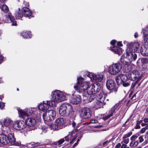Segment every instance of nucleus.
Returning <instances> with one entry per match:
<instances>
[{
    "mask_svg": "<svg viewBox=\"0 0 148 148\" xmlns=\"http://www.w3.org/2000/svg\"><path fill=\"white\" fill-rule=\"evenodd\" d=\"M52 100H51L50 105L55 107L56 104L67 100L66 94L64 92L58 90L53 91L52 92Z\"/></svg>",
    "mask_w": 148,
    "mask_h": 148,
    "instance_id": "obj_1",
    "label": "nucleus"
},
{
    "mask_svg": "<svg viewBox=\"0 0 148 148\" xmlns=\"http://www.w3.org/2000/svg\"><path fill=\"white\" fill-rule=\"evenodd\" d=\"M0 142L3 145H17L13 134H10L8 136L4 134H0Z\"/></svg>",
    "mask_w": 148,
    "mask_h": 148,
    "instance_id": "obj_2",
    "label": "nucleus"
},
{
    "mask_svg": "<svg viewBox=\"0 0 148 148\" xmlns=\"http://www.w3.org/2000/svg\"><path fill=\"white\" fill-rule=\"evenodd\" d=\"M72 127L74 128L73 131L71 132H69L68 136L64 138L65 140L66 141H68L69 139L71 140L70 143H72L73 141L77 137V134L79 130V125L78 124H77L75 122L72 123Z\"/></svg>",
    "mask_w": 148,
    "mask_h": 148,
    "instance_id": "obj_3",
    "label": "nucleus"
},
{
    "mask_svg": "<svg viewBox=\"0 0 148 148\" xmlns=\"http://www.w3.org/2000/svg\"><path fill=\"white\" fill-rule=\"evenodd\" d=\"M77 84L74 86V88L79 93L85 91L90 84L88 82L83 81V78L79 77L77 78Z\"/></svg>",
    "mask_w": 148,
    "mask_h": 148,
    "instance_id": "obj_4",
    "label": "nucleus"
},
{
    "mask_svg": "<svg viewBox=\"0 0 148 148\" xmlns=\"http://www.w3.org/2000/svg\"><path fill=\"white\" fill-rule=\"evenodd\" d=\"M72 110V107L71 105L68 103H64L60 107L59 112L61 116H64L69 115Z\"/></svg>",
    "mask_w": 148,
    "mask_h": 148,
    "instance_id": "obj_5",
    "label": "nucleus"
},
{
    "mask_svg": "<svg viewBox=\"0 0 148 148\" xmlns=\"http://www.w3.org/2000/svg\"><path fill=\"white\" fill-rule=\"evenodd\" d=\"M22 14L20 12V10L19 8L15 13V16L17 19H20L22 18L23 14L30 18L32 17V12L27 7H23L22 10Z\"/></svg>",
    "mask_w": 148,
    "mask_h": 148,
    "instance_id": "obj_6",
    "label": "nucleus"
},
{
    "mask_svg": "<svg viewBox=\"0 0 148 148\" xmlns=\"http://www.w3.org/2000/svg\"><path fill=\"white\" fill-rule=\"evenodd\" d=\"M121 69V64L119 63H116L110 65L108 67V72L111 75H115L118 73Z\"/></svg>",
    "mask_w": 148,
    "mask_h": 148,
    "instance_id": "obj_7",
    "label": "nucleus"
},
{
    "mask_svg": "<svg viewBox=\"0 0 148 148\" xmlns=\"http://www.w3.org/2000/svg\"><path fill=\"white\" fill-rule=\"evenodd\" d=\"M87 76L89 77L91 80L95 82H100L103 79L104 75L102 73H97L95 74L91 73H88Z\"/></svg>",
    "mask_w": 148,
    "mask_h": 148,
    "instance_id": "obj_8",
    "label": "nucleus"
},
{
    "mask_svg": "<svg viewBox=\"0 0 148 148\" xmlns=\"http://www.w3.org/2000/svg\"><path fill=\"white\" fill-rule=\"evenodd\" d=\"M100 85L99 84H93L89 86L87 88L86 92L88 94L91 95L95 92H98L100 89Z\"/></svg>",
    "mask_w": 148,
    "mask_h": 148,
    "instance_id": "obj_9",
    "label": "nucleus"
},
{
    "mask_svg": "<svg viewBox=\"0 0 148 148\" xmlns=\"http://www.w3.org/2000/svg\"><path fill=\"white\" fill-rule=\"evenodd\" d=\"M65 121L62 118H58L55 121V124L51 125L50 127L53 130H58L63 128Z\"/></svg>",
    "mask_w": 148,
    "mask_h": 148,
    "instance_id": "obj_10",
    "label": "nucleus"
},
{
    "mask_svg": "<svg viewBox=\"0 0 148 148\" xmlns=\"http://www.w3.org/2000/svg\"><path fill=\"white\" fill-rule=\"evenodd\" d=\"M126 60H127V62L128 63L134 61L137 57V55L135 53L130 50L128 51L127 49H126Z\"/></svg>",
    "mask_w": 148,
    "mask_h": 148,
    "instance_id": "obj_11",
    "label": "nucleus"
},
{
    "mask_svg": "<svg viewBox=\"0 0 148 148\" xmlns=\"http://www.w3.org/2000/svg\"><path fill=\"white\" fill-rule=\"evenodd\" d=\"M91 113L90 109L87 108L82 109L80 114V117L84 119H87L91 116Z\"/></svg>",
    "mask_w": 148,
    "mask_h": 148,
    "instance_id": "obj_12",
    "label": "nucleus"
},
{
    "mask_svg": "<svg viewBox=\"0 0 148 148\" xmlns=\"http://www.w3.org/2000/svg\"><path fill=\"white\" fill-rule=\"evenodd\" d=\"M26 126L25 122L22 120L16 121L13 124V128L16 130H21L24 129Z\"/></svg>",
    "mask_w": 148,
    "mask_h": 148,
    "instance_id": "obj_13",
    "label": "nucleus"
},
{
    "mask_svg": "<svg viewBox=\"0 0 148 148\" xmlns=\"http://www.w3.org/2000/svg\"><path fill=\"white\" fill-rule=\"evenodd\" d=\"M51 101H43L42 103H41L38 106V108L40 110L43 111H45L49 108V106L55 107L54 106H51L50 105V102Z\"/></svg>",
    "mask_w": 148,
    "mask_h": 148,
    "instance_id": "obj_14",
    "label": "nucleus"
},
{
    "mask_svg": "<svg viewBox=\"0 0 148 148\" xmlns=\"http://www.w3.org/2000/svg\"><path fill=\"white\" fill-rule=\"evenodd\" d=\"M81 101L80 96L76 93L72 94V95L70 99V103L73 104H77Z\"/></svg>",
    "mask_w": 148,
    "mask_h": 148,
    "instance_id": "obj_15",
    "label": "nucleus"
},
{
    "mask_svg": "<svg viewBox=\"0 0 148 148\" xmlns=\"http://www.w3.org/2000/svg\"><path fill=\"white\" fill-rule=\"evenodd\" d=\"M116 84L114 80L112 79L108 80L106 83L107 88L110 90H113L116 92L117 88L115 87Z\"/></svg>",
    "mask_w": 148,
    "mask_h": 148,
    "instance_id": "obj_16",
    "label": "nucleus"
},
{
    "mask_svg": "<svg viewBox=\"0 0 148 148\" xmlns=\"http://www.w3.org/2000/svg\"><path fill=\"white\" fill-rule=\"evenodd\" d=\"M140 47V44L138 42L130 43L127 45V49L128 51L130 50L135 52L137 51Z\"/></svg>",
    "mask_w": 148,
    "mask_h": 148,
    "instance_id": "obj_17",
    "label": "nucleus"
},
{
    "mask_svg": "<svg viewBox=\"0 0 148 148\" xmlns=\"http://www.w3.org/2000/svg\"><path fill=\"white\" fill-rule=\"evenodd\" d=\"M119 109V104H116L109 111V114L103 118L104 120L105 121L112 116L113 114L115 113Z\"/></svg>",
    "mask_w": 148,
    "mask_h": 148,
    "instance_id": "obj_18",
    "label": "nucleus"
},
{
    "mask_svg": "<svg viewBox=\"0 0 148 148\" xmlns=\"http://www.w3.org/2000/svg\"><path fill=\"white\" fill-rule=\"evenodd\" d=\"M145 45L142 46L140 50L141 54L144 56H148V43L147 42H145Z\"/></svg>",
    "mask_w": 148,
    "mask_h": 148,
    "instance_id": "obj_19",
    "label": "nucleus"
},
{
    "mask_svg": "<svg viewBox=\"0 0 148 148\" xmlns=\"http://www.w3.org/2000/svg\"><path fill=\"white\" fill-rule=\"evenodd\" d=\"M106 96V95L104 94L102 91L100 92L98 96H97L98 101H99L101 103H103V104H106V101H105Z\"/></svg>",
    "mask_w": 148,
    "mask_h": 148,
    "instance_id": "obj_20",
    "label": "nucleus"
},
{
    "mask_svg": "<svg viewBox=\"0 0 148 148\" xmlns=\"http://www.w3.org/2000/svg\"><path fill=\"white\" fill-rule=\"evenodd\" d=\"M26 125L32 127L34 126L36 123V120L33 118L27 119L25 122Z\"/></svg>",
    "mask_w": 148,
    "mask_h": 148,
    "instance_id": "obj_21",
    "label": "nucleus"
},
{
    "mask_svg": "<svg viewBox=\"0 0 148 148\" xmlns=\"http://www.w3.org/2000/svg\"><path fill=\"white\" fill-rule=\"evenodd\" d=\"M143 36V38L145 42H148V26L143 29L142 32Z\"/></svg>",
    "mask_w": 148,
    "mask_h": 148,
    "instance_id": "obj_22",
    "label": "nucleus"
},
{
    "mask_svg": "<svg viewBox=\"0 0 148 148\" xmlns=\"http://www.w3.org/2000/svg\"><path fill=\"white\" fill-rule=\"evenodd\" d=\"M19 116L22 119H23L25 116H28V114L27 111V110H23L21 109H18Z\"/></svg>",
    "mask_w": 148,
    "mask_h": 148,
    "instance_id": "obj_23",
    "label": "nucleus"
},
{
    "mask_svg": "<svg viewBox=\"0 0 148 148\" xmlns=\"http://www.w3.org/2000/svg\"><path fill=\"white\" fill-rule=\"evenodd\" d=\"M5 17L7 19H9L12 23V25L16 26L17 25L15 21L14 17L12 16L11 13L8 14L5 16Z\"/></svg>",
    "mask_w": 148,
    "mask_h": 148,
    "instance_id": "obj_24",
    "label": "nucleus"
},
{
    "mask_svg": "<svg viewBox=\"0 0 148 148\" xmlns=\"http://www.w3.org/2000/svg\"><path fill=\"white\" fill-rule=\"evenodd\" d=\"M132 72L134 75V77H135V79H138V80L134 84H132V87H134L138 82V79L140 78V75L139 72L137 70L133 71Z\"/></svg>",
    "mask_w": 148,
    "mask_h": 148,
    "instance_id": "obj_25",
    "label": "nucleus"
},
{
    "mask_svg": "<svg viewBox=\"0 0 148 148\" xmlns=\"http://www.w3.org/2000/svg\"><path fill=\"white\" fill-rule=\"evenodd\" d=\"M12 120L9 118L7 117L4 118L2 121V122L0 121L1 124L3 123V125L5 127H8L10 124Z\"/></svg>",
    "mask_w": 148,
    "mask_h": 148,
    "instance_id": "obj_26",
    "label": "nucleus"
},
{
    "mask_svg": "<svg viewBox=\"0 0 148 148\" xmlns=\"http://www.w3.org/2000/svg\"><path fill=\"white\" fill-rule=\"evenodd\" d=\"M110 50L114 53L120 54L122 53V50L121 48L118 47H113L110 48Z\"/></svg>",
    "mask_w": 148,
    "mask_h": 148,
    "instance_id": "obj_27",
    "label": "nucleus"
},
{
    "mask_svg": "<svg viewBox=\"0 0 148 148\" xmlns=\"http://www.w3.org/2000/svg\"><path fill=\"white\" fill-rule=\"evenodd\" d=\"M21 35L24 38H29L31 37L32 34L30 31H24L21 33Z\"/></svg>",
    "mask_w": 148,
    "mask_h": 148,
    "instance_id": "obj_28",
    "label": "nucleus"
},
{
    "mask_svg": "<svg viewBox=\"0 0 148 148\" xmlns=\"http://www.w3.org/2000/svg\"><path fill=\"white\" fill-rule=\"evenodd\" d=\"M47 112L48 113V116H49L52 120H53L56 115V111L53 110H50L47 111Z\"/></svg>",
    "mask_w": 148,
    "mask_h": 148,
    "instance_id": "obj_29",
    "label": "nucleus"
},
{
    "mask_svg": "<svg viewBox=\"0 0 148 148\" xmlns=\"http://www.w3.org/2000/svg\"><path fill=\"white\" fill-rule=\"evenodd\" d=\"M48 113L47 111L45 112L42 115V117L45 121L48 122L51 121V119L49 116H48Z\"/></svg>",
    "mask_w": 148,
    "mask_h": 148,
    "instance_id": "obj_30",
    "label": "nucleus"
},
{
    "mask_svg": "<svg viewBox=\"0 0 148 148\" xmlns=\"http://www.w3.org/2000/svg\"><path fill=\"white\" fill-rule=\"evenodd\" d=\"M36 110V109L35 108H31L27 110V111L28 114V115H31L33 114H35Z\"/></svg>",
    "mask_w": 148,
    "mask_h": 148,
    "instance_id": "obj_31",
    "label": "nucleus"
},
{
    "mask_svg": "<svg viewBox=\"0 0 148 148\" xmlns=\"http://www.w3.org/2000/svg\"><path fill=\"white\" fill-rule=\"evenodd\" d=\"M121 62L124 64H127L128 62H127V60H126V57L125 58L124 55L122 56L121 58Z\"/></svg>",
    "mask_w": 148,
    "mask_h": 148,
    "instance_id": "obj_32",
    "label": "nucleus"
},
{
    "mask_svg": "<svg viewBox=\"0 0 148 148\" xmlns=\"http://www.w3.org/2000/svg\"><path fill=\"white\" fill-rule=\"evenodd\" d=\"M138 144V141H132L130 143V147H134L137 146Z\"/></svg>",
    "mask_w": 148,
    "mask_h": 148,
    "instance_id": "obj_33",
    "label": "nucleus"
},
{
    "mask_svg": "<svg viewBox=\"0 0 148 148\" xmlns=\"http://www.w3.org/2000/svg\"><path fill=\"white\" fill-rule=\"evenodd\" d=\"M121 78L120 75H119L116 78V81L117 84L119 85L122 83Z\"/></svg>",
    "mask_w": 148,
    "mask_h": 148,
    "instance_id": "obj_34",
    "label": "nucleus"
},
{
    "mask_svg": "<svg viewBox=\"0 0 148 148\" xmlns=\"http://www.w3.org/2000/svg\"><path fill=\"white\" fill-rule=\"evenodd\" d=\"M120 76L121 77V79L122 82V83L123 84L126 81L127 79V77L124 74L120 75Z\"/></svg>",
    "mask_w": 148,
    "mask_h": 148,
    "instance_id": "obj_35",
    "label": "nucleus"
},
{
    "mask_svg": "<svg viewBox=\"0 0 148 148\" xmlns=\"http://www.w3.org/2000/svg\"><path fill=\"white\" fill-rule=\"evenodd\" d=\"M1 9L3 11L5 12H7L9 11L8 7L5 5H3L1 7Z\"/></svg>",
    "mask_w": 148,
    "mask_h": 148,
    "instance_id": "obj_36",
    "label": "nucleus"
},
{
    "mask_svg": "<svg viewBox=\"0 0 148 148\" xmlns=\"http://www.w3.org/2000/svg\"><path fill=\"white\" fill-rule=\"evenodd\" d=\"M104 104L103 103H101L99 101H98L95 105V106L98 108H100L103 107V106Z\"/></svg>",
    "mask_w": 148,
    "mask_h": 148,
    "instance_id": "obj_37",
    "label": "nucleus"
},
{
    "mask_svg": "<svg viewBox=\"0 0 148 148\" xmlns=\"http://www.w3.org/2000/svg\"><path fill=\"white\" fill-rule=\"evenodd\" d=\"M128 77L132 80L135 79V77H134V75L132 72L129 73L128 75Z\"/></svg>",
    "mask_w": 148,
    "mask_h": 148,
    "instance_id": "obj_38",
    "label": "nucleus"
},
{
    "mask_svg": "<svg viewBox=\"0 0 148 148\" xmlns=\"http://www.w3.org/2000/svg\"><path fill=\"white\" fill-rule=\"evenodd\" d=\"M132 134V132H130L129 133H128L127 134H125L123 137V139H125L128 137H130L131 135Z\"/></svg>",
    "mask_w": 148,
    "mask_h": 148,
    "instance_id": "obj_39",
    "label": "nucleus"
},
{
    "mask_svg": "<svg viewBox=\"0 0 148 148\" xmlns=\"http://www.w3.org/2000/svg\"><path fill=\"white\" fill-rule=\"evenodd\" d=\"M130 85V81L125 82L123 83V85L124 87H127L129 86Z\"/></svg>",
    "mask_w": 148,
    "mask_h": 148,
    "instance_id": "obj_40",
    "label": "nucleus"
},
{
    "mask_svg": "<svg viewBox=\"0 0 148 148\" xmlns=\"http://www.w3.org/2000/svg\"><path fill=\"white\" fill-rule=\"evenodd\" d=\"M141 61L142 63L143 64H146L148 63V59L143 58L141 60Z\"/></svg>",
    "mask_w": 148,
    "mask_h": 148,
    "instance_id": "obj_41",
    "label": "nucleus"
},
{
    "mask_svg": "<svg viewBox=\"0 0 148 148\" xmlns=\"http://www.w3.org/2000/svg\"><path fill=\"white\" fill-rule=\"evenodd\" d=\"M95 95L94 94H92L91 95L90 97L89 100L90 101H91L92 100H93L95 97Z\"/></svg>",
    "mask_w": 148,
    "mask_h": 148,
    "instance_id": "obj_42",
    "label": "nucleus"
},
{
    "mask_svg": "<svg viewBox=\"0 0 148 148\" xmlns=\"http://www.w3.org/2000/svg\"><path fill=\"white\" fill-rule=\"evenodd\" d=\"M137 137L138 136L136 135H134L131 137L130 138V140L132 141H134Z\"/></svg>",
    "mask_w": 148,
    "mask_h": 148,
    "instance_id": "obj_43",
    "label": "nucleus"
},
{
    "mask_svg": "<svg viewBox=\"0 0 148 148\" xmlns=\"http://www.w3.org/2000/svg\"><path fill=\"white\" fill-rule=\"evenodd\" d=\"M5 103L3 102H0V108L1 109H2L5 106Z\"/></svg>",
    "mask_w": 148,
    "mask_h": 148,
    "instance_id": "obj_44",
    "label": "nucleus"
},
{
    "mask_svg": "<svg viewBox=\"0 0 148 148\" xmlns=\"http://www.w3.org/2000/svg\"><path fill=\"white\" fill-rule=\"evenodd\" d=\"M64 141V139H62L58 141V142L56 143V144H58V145H60L62 144Z\"/></svg>",
    "mask_w": 148,
    "mask_h": 148,
    "instance_id": "obj_45",
    "label": "nucleus"
},
{
    "mask_svg": "<svg viewBox=\"0 0 148 148\" xmlns=\"http://www.w3.org/2000/svg\"><path fill=\"white\" fill-rule=\"evenodd\" d=\"M42 132L46 133L47 131V128L45 127H43L42 128Z\"/></svg>",
    "mask_w": 148,
    "mask_h": 148,
    "instance_id": "obj_46",
    "label": "nucleus"
},
{
    "mask_svg": "<svg viewBox=\"0 0 148 148\" xmlns=\"http://www.w3.org/2000/svg\"><path fill=\"white\" fill-rule=\"evenodd\" d=\"M123 142L125 144H127L129 141V139L128 138H127V139H123Z\"/></svg>",
    "mask_w": 148,
    "mask_h": 148,
    "instance_id": "obj_47",
    "label": "nucleus"
},
{
    "mask_svg": "<svg viewBox=\"0 0 148 148\" xmlns=\"http://www.w3.org/2000/svg\"><path fill=\"white\" fill-rule=\"evenodd\" d=\"M146 130V129L145 128V127L143 128L141 130L140 133L143 134L145 132Z\"/></svg>",
    "mask_w": 148,
    "mask_h": 148,
    "instance_id": "obj_48",
    "label": "nucleus"
},
{
    "mask_svg": "<svg viewBox=\"0 0 148 148\" xmlns=\"http://www.w3.org/2000/svg\"><path fill=\"white\" fill-rule=\"evenodd\" d=\"M139 141L140 143H141L143 142L144 140V139L143 138V137L142 136H140L139 137Z\"/></svg>",
    "mask_w": 148,
    "mask_h": 148,
    "instance_id": "obj_49",
    "label": "nucleus"
},
{
    "mask_svg": "<svg viewBox=\"0 0 148 148\" xmlns=\"http://www.w3.org/2000/svg\"><path fill=\"white\" fill-rule=\"evenodd\" d=\"M98 122V121L94 119L90 121L91 123H97Z\"/></svg>",
    "mask_w": 148,
    "mask_h": 148,
    "instance_id": "obj_50",
    "label": "nucleus"
},
{
    "mask_svg": "<svg viewBox=\"0 0 148 148\" xmlns=\"http://www.w3.org/2000/svg\"><path fill=\"white\" fill-rule=\"evenodd\" d=\"M127 69H128L127 72L130 71L132 70L131 65H129L127 67Z\"/></svg>",
    "mask_w": 148,
    "mask_h": 148,
    "instance_id": "obj_51",
    "label": "nucleus"
},
{
    "mask_svg": "<svg viewBox=\"0 0 148 148\" xmlns=\"http://www.w3.org/2000/svg\"><path fill=\"white\" fill-rule=\"evenodd\" d=\"M135 128L136 129H140V126L139 125V124H138V122H137V123Z\"/></svg>",
    "mask_w": 148,
    "mask_h": 148,
    "instance_id": "obj_52",
    "label": "nucleus"
},
{
    "mask_svg": "<svg viewBox=\"0 0 148 148\" xmlns=\"http://www.w3.org/2000/svg\"><path fill=\"white\" fill-rule=\"evenodd\" d=\"M116 41L115 40H113L110 42V44L112 45H114L115 44Z\"/></svg>",
    "mask_w": 148,
    "mask_h": 148,
    "instance_id": "obj_53",
    "label": "nucleus"
},
{
    "mask_svg": "<svg viewBox=\"0 0 148 148\" xmlns=\"http://www.w3.org/2000/svg\"><path fill=\"white\" fill-rule=\"evenodd\" d=\"M121 144L120 143H118L115 146V147L116 148H119L121 146Z\"/></svg>",
    "mask_w": 148,
    "mask_h": 148,
    "instance_id": "obj_54",
    "label": "nucleus"
},
{
    "mask_svg": "<svg viewBox=\"0 0 148 148\" xmlns=\"http://www.w3.org/2000/svg\"><path fill=\"white\" fill-rule=\"evenodd\" d=\"M79 141V139H78V140H77V142L76 143H75L74 144V145H73V147H75L76 145H77V143Z\"/></svg>",
    "mask_w": 148,
    "mask_h": 148,
    "instance_id": "obj_55",
    "label": "nucleus"
},
{
    "mask_svg": "<svg viewBox=\"0 0 148 148\" xmlns=\"http://www.w3.org/2000/svg\"><path fill=\"white\" fill-rule=\"evenodd\" d=\"M143 121L145 123H148V118H145L144 119Z\"/></svg>",
    "mask_w": 148,
    "mask_h": 148,
    "instance_id": "obj_56",
    "label": "nucleus"
},
{
    "mask_svg": "<svg viewBox=\"0 0 148 148\" xmlns=\"http://www.w3.org/2000/svg\"><path fill=\"white\" fill-rule=\"evenodd\" d=\"M117 45L119 47H121L122 46V44L121 42H118L117 43Z\"/></svg>",
    "mask_w": 148,
    "mask_h": 148,
    "instance_id": "obj_57",
    "label": "nucleus"
},
{
    "mask_svg": "<svg viewBox=\"0 0 148 148\" xmlns=\"http://www.w3.org/2000/svg\"><path fill=\"white\" fill-rule=\"evenodd\" d=\"M136 94H134L132 97L131 99L134 100L136 99Z\"/></svg>",
    "mask_w": 148,
    "mask_h": 148,
    "instance_id": "obj_58",
    "label": "nucleus"
},
{
    "mask_svg": "<svg viewBox=\"0 0 148 148\" xmlns=\"http://www.w3.org/2000/svg\"><path fill=\"white\" fill-rule=\"evenodd\" d=\"M108 143V142L107 141L104 142L103 143V146H105L107 144V143Z\"/></svg>",
    "mask_w": 148,
    "mask_h": 148,
    "instance_id": "obj_59",
    "label": "nucleus"
},
{
    "mask_svg": "<svg viewBox=\"0 0 148 148\" xmlns=\"http://www.w3.org/2000/svg\"><path fill=\"white\" fill-rule=\"evenodd\" d=\"M126 146L127 145L126 144H123L121 146V148H125L126 147Z\"/></svg>",
    "mask_w": 148,
    "mask_h": 148,
    "instance_id": "obj_60",
    "label": "nucleus"
},
{
    "mask_svg": "<svg viewBox=\"0 0 148 148\" xmlns=\"http://www.w3.org/2000/svg\"><path fill=\"white\" fill-rule=\"evenodd\" d=\"M59 145H57V144L53 147V148H60Z\"/></svg>",
    "mask_w": 148,
    "mask_h": 148,
    "instance_id": "obj_61",
    "label": "nucleus"
},
{
    "mask_svg": "<svg viewBox=\"0 0 148 148\" xmlns=\"http://www.w3.org/2000/svg\"><path fill=\"white\" fill-rule=\"evenodd\" d=\"M134 36L135 38H136L138 37V34L137 32L135 33L134 35Z\"/></svg>",
    "mask_w": 148,
    "mask_h": 148,
    "instance_id": "obj_62",
    "label": "nucleus"
},
{
    "mask_svg": "<svg viewBox=\"0 0 148 148\" xmlns=\"http://www.w3.org/2000/svg\"><path fill=\"white\" fill-rule=\"evenodd\" d=\"M147 125V123H142V124H141V126L143 127L145 125Z\"/></svg>",
    "mask_w": 148,
    "mask_h": 148,
    "instance_id": "obj_63",
    "label": "nucleus"
},
{
    "mask_svg": "<svg viewBox=\"0 0 148 148\" xmlns=\"http://www.w3.org/2000/svg\"><path fill=\"white\" fill-rule=\"evenodd\" d=\"M145 127V128H146V130L148 129V124Z\"/></svg>",
    "mask_w": 148,
    "mask_h": 148,
    "instance_id": "obj_64",
    "label": "nucleus"
}]
</instances>
